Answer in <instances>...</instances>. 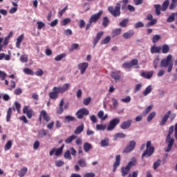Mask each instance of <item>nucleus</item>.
<instances>
[{
	"instance_id": "obj_1",
	"label": "nucleus",
	"mask_w": 177,
	"mask_h": 177,
	"mask_svg": "<svg viewBox=\"0 0 177 177\" xmlns=\"http://www.w3.org/2000/svg\"><path fill=\"white\" fill-rule=\"evenodd\" d=\"M68 86H70V84L67 83L64 84L62 86H54L52 91L48 93L50 99L56 100V99H58L59 93H64L66 91L68 90Z\"/></svg>"
},
{
	"instance_id": "obj_2",
	"label": "nucleus",
	"mask_w": 177,
	"mask_h": 177,
	"mask_svg": "<svg viewBox=\"0 0 177 177\" xmlns=\"http://www.w3.org/2000/svg\"><path fill=\"white\" fill-rule=\"evenodd\" d=\"M108 10L111 15H112V16H114V17L120 16V15H121V1L118 3L115 8L113 6H109L108 8Z\"/></svg>"
},
{
	"instance_id": "obj_3",
	"label": "nucleus",
	"mask_w": 177,
	"mask_h": 177,
	"mask_svg": "<svg viewBox=\"0 0 177 177\" xmlns=\"http://www.w3.org/2000/svg\"><path fill=\"white\" fill-rule=\"evenodd\" d=\"M146 150L144 151L142 157H150L154 153V147H151V141H147Z\"/></svg>"
},
{
	"instance_id": "obj_4",
	"label": "nucleus",
	"mask_w": 177,
	"mask_h": 177,
	"mask_svg": "<svg viewBox=\"0 0 177 177\" xmlns=\"http://www.w3.org/2000/svg\"><path fill=\"white\" fill-rule=\"evenodd\" d=\"M165 142L167 143V149L165 151L166 153H169V151L172 150V147L174 146V143H175V139L172 136L167 135Z\"/></svg>"
},
{
	"instance_id": "obj_5",
	"label": "nucleus",
	"mask_w": 177,
	"mask_h": 177,
	"mask_svg": "<svg viewBox=\"0 0 177 177\" xmlns=\"http://www.w3.org/2000/svg\"><path fill=\"white\" fill-rule=\"evenodd\" d=\"M118 124H120V118H116L111 120L106 127L107 131H114V129H115V127H117Z\"/></svg>"
},
{
	"instance_id": "obj_6",
	"label": "nucleus",
	"mask_w": 177,
	"mask_h": 177,
	"mask_svg": "<svg viewBox=\"0 0 177 177\" xmlns=\"http://www.w3.org/2000/svg\"><path fill=\"white\" fill-rule=\"evenodd\" d=\"M138 61L136 59L131 60L130 62H125L122 64V68L126 69L132 68L133 66H138Z\"/></svg>"
},
{
	"instance_id": "obj_7",
	"label": "nucleus",
	"mask_w": 177,
	"mask_h": 177,
	"mask_svg": "<svg viewBox=\"0 0 177 177\" xmlns=\"http://www.w3.org/2000/svg\"><path fill=\"white\" fill-rule=\"evenodd\" d=\"M136 146V142L135 140H131L129 142V144L127 145L125 149L124 150V153H131V151H133Z\"/></svg>"
},
{
	"instance_id": "obj_8",
	"label": "nucleus",
	"mask_w": 177,
	"mask_h": 177,
	"mask_svg": "<svg viewBox=\"0 0 177 177\" xmlns=\"http://www.w3.org/2000/svg\"><path fill=\"white\" fill-rule=\"evenodd\" d=\"M89 114V111L86 109H81L76 113L77 118L79 120H82L84 115H88Z\"/></svg>"
},
{
	"instance_id": "obj_9",
	"label": "nucleus",
	"mask_w": 177,
	"mask_h": 177,
	"mask_svg": "<svg viewBox=\"0 0 177 177\" xmlns=\"http://www.w3.org/2000/svg\"><path fill=\"white\" fill-rule=\"evenodd\" d=\"M171 60H172V55H168L167 58L162 59L160 67H167V66L169 65V63H172Z\"/></svg>"
},
{
	"instance_id": "obj_10",
	"label": "nucleus",
	"mask_w": 177,
	"mask_h": 177,
	"mask_svg": "<svg viewBox=\"0 0 177 177\" xmlns=\"http://www.w3.org/2000/svg\"><path fill=\"white\" fill-rule=\"evenodd\" d=\"M89 66V64L88 62H82L78 64L77 68L80 71V73L82 75L86 71V68H88V66Z\"/></svg>"
},
{
	"instance_id": "obj_11",
	"label": "nucleus",
	"mask_w": 177,
	"mask_h": 177,
	"mask_svg": "<svg viewBox=\"0 0 177 177\" xmlns=\"http://www.w3.org/2000/svg\"><path fill=\"white\" fill-rule=\"evenodd\" d=\"M24 114H26L28 118H32V115H34V111L32 109H28V106H25L23 109Z\"/></svg>"
},
{
	"instance_id": "obj_12",
	"label": "nucleus",
	"mask_w": 177,
	"mask_h": 177,
	"mask_svg": "<svg viewBox=\"0 0 177 177\" xmlns=\"http://www.w3.org/2000/svg\"><path fill=\"white\" fill-rule=\"evenodd\" d=\"M102 13H103V11L100 10L97 13L93 15L89 19L90 23L93 24V23H95V21H97L100 16H102Z\"/></svg>"
},
{
	"instance_id": "obj_13",
	"label": "nucleus",
	"mask_w": 177,
	"mask_h": 177,
	"mask_svg": "<svg viewBox=\"0 0 177 177\" xmlns=\"http://www.w3.org/2000/svg\"><path fill=\"white\" fill-rule=\"evenodd\" d=\"M171 114V111H168L167 113H165L163 117L162 118V120L160 122V127H162L167 124V121H168V118H169V116Z\"/></svg>"
},
{
	"instance_id": "obj_14",
	"label": "nucleus",
	"mask_w": 177,
	"mask_h": 177,
	"mask_svg": "<svg viewBox=\"0 0 177 177\" xmlns=\"http://www.w3.org/2000/svg\"><path fill=\"white\" fill-rule=\"evenodd\" d=\"M111 77L117 82L121 80V73L119 71H114L111 73Z\"/></svg>"
},
{
	"instance_id": "obj_15",
	"label": "nucleus",
	"mask_w": 177,
	"mask_h": 177,
	"mask_svg": "<svg viewBox=\"0 0 177 177\" xmlns=\"http://www.w3.org/2000/svg\"><path fill=\"white\" fill-rule=\"evenodd\" d=\"M120 164H121V156L117 155L115 156V161L113 164V172H115V171L117 170V168H118V167H120Z\"/></svg>"
},
{
	"instance_id": "obj_16",
	"label": "nucleus",
	"mask_w": 177,
	"mask_h": 177,
	"mask_svg": "<svg viewBox=\"0 0 177 177\" xmlns=\"http://www.w3.org/2000/svg\"><path fill=\"white\" fill-rule=\"evenodd\" d=\"M174 129L175 138L177 139V122L175 124V127H174V125L170 126L167 135L172 136V134L174 133Z\"/></svg>"
},
{
	"instance_id": "obj_17",
	"label": "nucleus",
	"mask_w": 177,
	"mask_h": 177,
	"mask_svg": "<svg viewBox=\"0 0 177 177\" xmlns=\"http://www.w3.org/2000/svg\"><path fill=\"white\" fill-rule=\"evenodd\" d=\"M131 124L132 120H128L127 121L124 122L120 124V128L121 129H128L131 127Z\"/></svg>"
},
{
	"instance_id": "obj_18",
	"label": "nucleus",
	"mask_w": 177,
	"mask_h": 177,
	"mask_svg": "<svg viewBox=\"0 0 177 177\" xmlns=\"http://www.w3.org/2000/svg\"><path fill=\"white\" fill-rule=\"evenodd\" d=\"M153 74H154V71H147V72H142L141 77L143 78H146V80H150L151 77H153Z\"/></svg>"
},
{
	"instance_id": "obj_19",
	"label": "nucleus",
	"mask_w": 177,
	"mask_h": 177,
	"mask_svg": "<svg viewBox=\"0 0 177 177\" xmlns=\"http://www.w3.org/2000/svg\"><path fill=\"white\" fill-rule=\"evenodd\" d=\"M63 106H64V99H62L59 102V106L57 107V114H62L64 109H63Z\"/></svg>"
},
{
	"instance_id": "obj_20",
	"label": "nucleus",
	"mask_w": 177,
	"mask_h": 177,
	"mask_svg": "<svg viewBox=\"0 0 177 177\" xmlns=\"http://www.w3.org/2000/svg\"><path fill=\"white\" fill-rule=\"evenodd\" d=\"M24 39V35L21 34L18 37V38L16 39V47L17 49H20V46H21V42H23Z\"/></svg>"
},
{
	"instance_id": "obj_21",
	"label": "nucleus",
	"mask_w": 177,
	"mask_h": 177,
	"mask_svg": "<svg viewBox=\"0 0 177 177\" xmlns=\"http://www.w3.org/2000/svg\"><path fill=\"white\" fill-rule=\"evenodd\" d=\"M42 117L44 120H45V121H46L47 122L50 120V118H49V116L48 115V113H46V111L45 110H43L40 112V115H39L40 120H41Z\"/></svg>"
},
{
	"instance_id": "obj_22",
	"label": "nucleus",
	"mask_w": 177,
	"mask_h": 177,
	"mask_svg": "<svg viewBox=\"0 0 177 177\" xmlns=\"http://www.w3.org/2000/svg\"><path fill=\"white\" fill-rule=\"evenodd\" d=\"M134 34L135 32L133 30H129L123 34V38H124V39H129L133 37Z\"/></svg>"
},
{
	"instance_id": "obj_23",
	"label": "nucleus",
	"mask_w": 177,
	"mask_h": 177,
	"mask_svg": "<svg viewBox=\"0 0 177 177\" xmlns=\"http://www.w3.org/2000/svg\"><path fill=\"white\" fill-rule=\"evenodd\" d=\"M129 171H131V167H129L127 165L125 167H122L121 168L122 176L123 177L127 176V175L129 174Z\"/></svg>"
},
{
	"instance_id": "obj_24",
	"label": "nucleus",
	"mask_w": 177,
	"mask_h": 177,
	"mask_svg": "<svg viewBox=\"0 0 177 177\" xmlns=\"http://www.w3.org/2000/svg\"><path fill=\"white\" fill-rule=\"evenodd\" d=\"M97 117L100 120H102V121H104L109 117V115H104V112L103 111H100L97 113Z\"/></svg>"
},
{
	"instance_id": "obj_25",
	"label": "nucleus",
	"mask_w": 177,
	"mask_h": 177,
	"mask_svg": "<svg viewBox=\"0 0 177 177\" xmlns=\"http://www.w3.org/2000/svg\"><path fill=\"white\" fill-rule=\"evenodd\" d=\"M151 91H153V86L149 85L145 90L142 92L143 96H147L151 93Z\"/></svg>"
},
{
	"instance_id": "obj_26",
	"label": "nucleus",
	"mask_w": 177,
	"mask_h": 177,
	"mask_svg": "<svg viewBox=\"0 0 177 177\" xmlns=\"http://www.w3.org/2000/svg\"><path fill=\"white\" fill-rule=\"evenodd\" d=\"M161 52V46H153L151 47V53H160Z\"/></svg>"
},
{
	"instance_id": "obj_27",
	"label": "nucleus",
	"mask_w": 177,
	"mask_h": 177,
	"mask_svg": "<svg viewBox=\"0 0 177 177\" xmlns=\"http://www.w3.org/2000/svg\"><path fill=\"white\" fill-rule=\"evenodd\" d=\"M84 131V124L78 126L74 131L75 135H80V133H82Z\"/></svg>"
},
{
	"instance_id": "obj_28",
	"label": "nucleus",
	"mask_w": 177,
	"mask_h": 177,
	"mask_svg": "<svg viewBox=\"0 0 177 177\" xmlns=\"http://www.w3.org/2000/svg\"><path fill=\"white\" fill-rule=\"evenodd\" d=\"M168 6H169V1L166 0L165 2H163L161 8V11L162 12H165L167 9H168Z\"/></svg>"
},
{
	"instance_id": "obj_29",
	"label": "nucleus",
	"mask_w": 177,
	"mask_h": 177,
	"mask_svg": "<svg viewBox=\"0 0 177 177\" xmlns=\"http://www.w3.org/2000/svg\"><path fill=\"white\" fill-rule=\"evenodd\" d=\"M156 14L157 16H160L161 15V5L160 4H155L154 5Z\"/></svg>"
},
{
	"instance_id": "obj_30",
	"label": "nucleus",
	"mask_w": 177,
	"mask_h": 177,
	"mask_svg": "<svg viewBox=\"0 0 177 177\" xmlns=\"http://www.w3.org/2000/svg\"><path fill=\"white\" fill-rule=\"evenodd\" d=\"M109 140L107 138L101 140L102 147H107V146H109Z\"/></svg>"
},
{
	"instance_id": "obj_31",
	"label": "nucleus",
	"mask_w": 177,
	"mask_h": 177,
	"mask_svg": "<svg viewBox=\"0 0 177 177\" xmlns=\"http://www.w3.org/2000/svg\"><path fill=\"white\" fill-rule=\"evenodd\" d=\"M92 149V145L89 144L88 142H85L84 145V150L86 151V153H88L89 150Z\"/></svg>"
},
{
	"instance_id": "obj_32",
	"label": "nucleus",
	"mask_w": 177,
	"mask_h": 177,
	"mask_svg": "<svg viewBox=\"0 0 177 177\" xmlns=\"http://www.w3.org/2000/svg\"><path fill=\"white\" fill-rule=\"evenodd\" d=\"M78 164L80 167H82V168L86 167V165H88V164L86 163V160L85 159H80L78 160Z\"/></svg>"
},
{
	"instance_id": "obj_33",
	"label": "nucleus",
	"mask_w": 177,
	"mask_h": 177,
	"mask_svg": "<svg viewBox=\"0 0 177 177\" xmlns=\"http://www.w3.org/2000/svg\"><path fill=\"white\" fill-rule=\"evenodd\" d=\"M112 104L113 110H115L118 107V100L115 97H112Z\"/></svg>"
},
{
	"instance_id": "obj_34",
	"label": "nucleus",
	"mask_w": 177,
	"mask_h": 177,
	"mask_svg": "<svg viewBox=\"0 0 177 177\" xmlns=\"http://www.w3.org/2000/svg\"><path fill=\"white\" fill-rule=\"evenodd\" d=\"M175 13H171L167 19V23H172V21H175Z\"/></svg>"
},
{
	"instance_id": "obj_35",
	"label": "nucleus",
	"mask_w": 177,
	"mask_h": 177,
	"mask_svg": "<svg viewBox=\"0 0 177 177\" xmlns=\"http://www.w3.org/2000/svg\"><path fill=\"white\" fill-rule=\"evenodd\" d=\"M27 167H24L22 169H21V170L19 172V177H23L24 176V175H26L27 174Z\"/></svg>"
},
{
	"instance_id": "obj_36",
	"label": "nucleus",
	"mask_w": 177,
	"mask_h": 177,
	"mask_svg": "<svg viewBox=\"0 0 177 177\" xmlns=\"http://www.w3.org/2000/svg\"><path fill=\"white\" fill-rule=\"evenodd\" d=\"M156 111H152L147 117V122H151L153 120V118L156 117Z\"/></svg>"
},
{
	"instance_id": "obj_37",
	"label": "nucleus",
	"mask_w": 177,
	"mask_h": 177,
	"mask_svg": "<svg viewBox=\"0 0 177 177\" xmlns=\"http://www.w3.org/2000/svg\"><path fill=\"white\" fill-rule=\"evenodd\" d=\"M160 39H161V36L160 35H155L152 37V42H153V44H157V42H158V41H160Z\"/></svg>"
},
{
	"instance_id": "obj_38",
	"label": "nucleus",
	"mask_w": 177,
	"mask_h": 177,
	"mask_svg": "<svg viewBox=\"0 0 177 177\" xmlns=\"http://www.w3.org/2000/svg\"><path fill=\"white\" fill-rule=\"evenodd\" d=\"M121 31H122L121 28L114 29L112 32L113 37H117V35H120V34H121Z\"/></svg>"
},
{
	"instance_id": "obj_39",
	"label": "nucleus",
	"mask_w": 177,
	"mask_h": 177,
	"mask_svg": "<svg viewBox=\"0 0 177 177\" xmlns=\"http://www.w3.org/2000/svg\"><path fill=\"white\" fill-rule=\"evenodd\" d=\"M63 149H64V145L58 149L55 148V156H60L63 153Z\"/></svg>"
},
{
	"instance_id": "obj_40",
	"label": "nucleus",
	"mask_w": 177,
	"mask_h": 177,
	"mask_svg": "<svg viewBox=\"0 0 177 177\" xmlns=\"http://www.w3.org/2000/svg\"><path fill=\"white\" fill-rule=\"evenodd\" d=\"M162 53H168L169 52V46L168 44H164L162 46Z\"/></svg>"
},
{
	"instance_id": "obj_41",
	"label": "nucleus",
	"mask_w": 177,
	"mask_h": 177,
	"mask_svg": "<svg viewBox=\"0 0 177 177\" xmlns=\"http://www.w3.org/2000/svg\"><path fill=\"white\" fill-rule=\"evenodd\" d=\"M12 108H9L7 111L6 121L9 122L10 121V117H12Z\"/></svg>"
},
{
	"instance_id": "obj_42",
	"label": "nucleus",
	"mask_w": 177,
	"mask_h": 177,
	"mask_svg": "<svg viewBox=\"0 0 177 177\" xmlns=\"http://www.w3.org/2000/svg\"><path fill=\"white\" fill-rule=\"evenodd\" d=\"M75 139H77V137L75 135H73L69 136L66 140H65V143L68 144V143H71V142H73V140H74Z\"/></svg>"
},
{
	"instance_id": "obj_43",
	"label": "nucleus",
	"mask_w": 177,
	"mask_h": 177,
	"mask_svg": "<svg viewBox=\"0 0 177 177\" xmlns=\"http://www.w3.org/2000/svg\"><path fill=\"white\" fill-rule=\"evenodd\" d=\"M129 23V19H124L122 21L120 22L119 26L120 27H127V24Z\"/></svg>"
},
{
	"instance_id": "obj_44",
	"label": "nucleus",
	"mask_w": 177,
	"mask_h": 177,
	"mask_svg": "<svg viewBox=\"0 0 177 177\" xmlns=\"http://www.w3.org/2000/svg\"><path fill=\"white\" fill-rule=\"evenodd\" d=\"M24 73L28 75H34V71L28 68H24Z\"/></svg>"
},
{
	"instance_id": "obj_45",
	"label": "nucleus",
	"mask_w": 177,
	"mask_h": 177,
	"mask_svg": "<svg viewBox=\"0 0 177 177\" xmlns=\"http://www.w3.org/2000/svg\"><path fill=\"white\" fill-rule=\"evenodd\" d=\"M151 109H153V105H149L148 107H147L142 112L143 115H147V114L151 111Z\"/></svg>"
},
{
	"instance_id": "obj_46",
	"label": "nucleus",
	"mask_w": 177,
	"mask_h": 177,
	"mask_svg": "<svg viewBox=\"0 0 177 177\" xmlns=\"http://www.w3.org/2000/svg\"><path fill=\"white\" fill-rule=\"evenodd\" d=\"M106 124H100L96 125V130L97 131H104L106 129Z\"/></svg>"
},
{
	"instance_id": "obj_47",
	"label": "nucleus",
	"mask_w": 177,
	"mask_h": 177,
	"mask_svg": "<svg viewBox=\"0 0 177 177\" xmlns=\"http://www.w3.org/2000/svg\"><path fill=\"white\" fill-rule=\"evenodd\" d=\"M66 56V53H62L57 55L55 58V62H60L62 59H64V57Z\"/></svg>"
},
{
	"instance_id": "obj_48",
	"label": "nucleus",
	"mask_w": 177,
	"mask_h": 177,
	"mask_svg": "<svg viewBox=\"0 0 177 177\" xmlns=\"http://www.w3.org/2000/svg\"><path fill=\"white\" fill-rule=\"evenodd\" d=\"M28 60V55H23L20 57V62H21V63H27Z\"/></svg>"
},
{
	"instance_id": "obj_49",
	"label": "nucleus",
	"mask_w": 177,
	"mask_h": 177,
	"mask_svg": "<svg viewBox=\"0 0 177 177\" xmlns=\"http://www.w3.org/2000/svg\"><path fill=\"white\" fill-rule=\"evenodd\" d=\"M71 21V19L66 18L62 21H61V26H67V24H68V23H70Z\"/></svg>"
},
{
	"instance_id": "obj_50",
	"label": "nucleus",
	"mask_w": 177,
	"mask_h": 177,
	"mask_svg": "<svg viewBox=\"0 0 177 177\" xmlns=\"http://www.w3.org/2000/svg\"><path fill=\"white\" fill-rule=\"evenodd\" d=\"M21 104L20 103H19V102L16 101L15 102V107L13 108L14 109V111L17 110V113H20V107H21Z\"/></svg>"
},
{
	"instance_id": "obj_51",
	"label": "nucleus",
	"mask_w": 177,
	"mask_h": 177,
	"mask_svg": "<svg viewBox=\"0 0 177 177\" xmlns=\"http://www.w3.org/2000/svg\"><path fill=\"white\" fill-rule=\"evenodd\" d=\"M136 164H137L136 159H133L131 161H130L128 163L127 167H129L131 169L132 168V167H135Z\"/></svg>"
},
{
	"instance_id": "obj_52",
	"label": "nucleus",
	"mask_w": 177,
	"mask_h": 177,
	"mask_svg": "<svg viewBox=\"0 0 177 177\" xmlns=\"http://www.w3.org/2000/svg\"><path fill=\"white\" fill-rule=\"evenodd\" d=\"M125 134L124 133H118L115 135V140L118 138H125Z\"/></svg>"
},
{
	"instance_id": "obj_53",
	"label": "nucleus",
	"mask_w": 177,
	"mask_h": 177,
	"mask_svg": "<svg viewBox=\"0 0 177 177\" xmlns=\"http://www.w3.org/2000/svg\"><path fill=\"white\" fill-rule=\"evenodd\" d=\"M161 165V160H158L153 163V169L156 171Z\"/></svg>"
},
{
	"instance_id": "obj_54",
	"label": "nucleus",
	"mask_w": 177,
	"mask_h": 177,
	"mask_svg": "<svg viewBox=\"0 0 177 177\" xmlns=\"http://www.w3.org/2000/svg\"><path fill=\"white\" fill-rule=\"evenodd\" d=\"M64 157L66 160H72V158H73L71 157V155L70 154V151H68V150L65 152V153L64 154Z\"/></svg>"
},
{
	"instance_id": "obj_55",
	"label": "nucleus",
	"mask_w": 177,
	"mask_h": 177,
	"mask_svg": "<svg viewBox=\"0 0 177 177\" xmlns=\"http://www.w3.org/2000/svg\"><path fill=\"white\" fill-rule=\"evenodd\" d=\"M140 27H145V24L142 21H138L134 24V28H140Z\"/></svg>"
},
{
	"instance_id": "obj_56",
	"label": "nucleus",
	"mask_w": 177,
	"mask_h": 177,
	"mask_svg": "<svg viewBox=\"0 0 177 177\" xmlns=\"http://www.w3.org/2000/svg\"><path fill=\"white\" fill-rule=\"evenodd\" d=\"M37 24L38 30H41V28H44V27H45V23L41 21H37Z\"/></svg>"
},
{
	"instance_id": "obj_57",
	"label": "nucleus",
	"mask_w": 177,
	"mask_h": 177,
	"mask_svg": "<svg viewBox=\"0 0 177 177\" xmlns=\"http://www.w3.org/2000/svg\"><path fill=\"white\" fill-rule=\"evenodd\" d=\"M111 39V37L110 36H108L102 41L101 44L102 45H106V44H109V42H110Z\"/></svg>"
},
{
	"instance_id": "obj_58",
	"label": "nucleus",
	"mask_w": 177,
	"mask_h": 177,
	"mask_svg": "<svg viewBox=\"0 0 177 177\" xmlns=\"http://www.w3.org/2000/svg\"><path fill=\"white\" fill-rule=\"evenodd\" d=\"M142 84L141 83L136 84L135 89H134V93L139 92V91H140V89H142Z\"/></svg>"
},
{
	"instance_id": "obj_59",
	"label": "nucleus",
	"mask_w": 177,
	"mask_h": 177,
	"mask_svg": "<svg viewBox=\"0 0 177 177\" xmlns=\"http://www.w3.org/2000/svg\"><path fill=\"white\" fill-rule=\"evenodd\" d=\"M109 19L107 18V17H104L102 19V26L104 27H106L109 25Z\"/></svg>"
},
{
	"instance_id": "obj_60",
	"label": "nucleus",
	"mask_w": 177,
	"mask_h": 177,
	"mask_svg": "<svg viewBox=\"0 0 177 177\" xmlns=\"http://www.w3.org/2000/svg\"><path fill=\"white\" fill-rule=\"evenodd\" d=\"M156 23H157V19H151V21H149L147 24V27H151V26H154V24H156Z\"/></svg>"
},
{
	"instance_id": "obj_61",
	"label": "nucleus",
	"mask_w": 177,
	"mask_h": 177,
	"mask_svg": "<svg viewBox=\"0 0 177 177\" xmlns=\"http://www.w3.org/2000/svg\"><path fill=\"white\" fill-rule=\"evenodd\" d=\"M131 100V96L127 95L124 98L122 99V102H123V103H130Z\"/></svg>"
},
{
	"instance_id": "obj_62",
	"label": "nucleus",
	"mask_w": 177,
	"mask_h": 177,
	"mask_svg": "<svg viewBox=\"0 0 177 177\" xmlns=\"http://www.w3.org/2000/svg\"><path fill=\"white\" fill-rule=\"evenodd\" d=\"M10 147H12V141L8 140L7 143L6 144L4 149L5 150H10Z\"/></svg>"
},
{
	"instance_id": "obj_63",
	"label": "nucleus",
	"mask_w": 177,
	"mask_h": 177,
	"mask_svg": "<svg viewBox=\"0 0 177 177\" xmlns=\"http://www.w3.org/2000/svg\"><path fill=\"white\" fill-rule=\"evenodd\" d=\"M6 73L2 71H0V80L1 81H3L5 80V78H6Z\"/></svg>"
},
{
	"instance_id": "obj_64",
	"label": "nucleus",
	"mask_w": 177,
	"mask_h": 177,
	"mask_svg": "<svg viewBox=\"0 0 177 177\" xmlns=\"http://www.w3.org/2000/svg\"><path fill=\"white\" fill-rule=\"evenodd\" d=\"M177 6V2L176 1H171V3L169 6V10H174L175 8Z\"/></svg>"
}]
</instances>
